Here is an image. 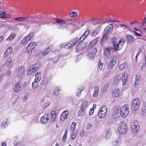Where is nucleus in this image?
Returning a JSON list of instances; mask_svg holds the SVG:
<instances>
[{"label": "nucleus", "instance_id": "obj_27", "mask_svg": "<svg viewBox=\"0 0 146 146\" xmlns=\"http://www.w3.org/2000/svg\"><path fill=\"white\" fill-rule=\"evenodd\" d=\"M99 38H97L92 40L89 44L88 47L91 48L94 46L98 41Z\"/></svg>", "mask_w": 146, "mask_h": 146}, {"label": "nucleus", "instance_id": "obj_48", "mask_svg": "<svg viewBox=\"0 0 146 146\" xmlns=\"http://www.w3.org/2000/svg\"><path fill=\"white\" fill-rule=\"evenodd\" d=\"M107 108L105 106H102L100 110V111H103L104 112L106 113L107 111Z\"/></svg>", "mask_w": 146, "mask_h": 146}, {"label": "nucleus", "instance_id": "obj_10", "mask_svg": "<svg viewBox=\"0 0 146 146\" xmlns=\"http://www.w3.org/2000/svg\"><path fill=\"white\" fill-rule=\"evenodd\" d=\"M36 45V43L35 42H33L29 44L26 49V52L28 54L31 53L32 50L35 48Z\"/></svg>", "mask_w": 146, "mask_h": 146}, {"label": "nucleus", "instance_id": "obj_58", "mask_svg": "<svg viewBox=\"0 0 146 146\" xmlns=\"http://www.w3.org/2000/svg\"><path fill=\"white\" fill-rule=\"evenodd\" d=\"M76 137V134L75 133L73 132H72L71 136V139L72 140H73L75 139Z\"/></svg>", "mask_w": 146, "mask_h": 146}, {"label": "nucleus", "instance_id": "obj_31", "mask_svg": "<svg viewBox=\"0 0 146 146\" xmlns=\"http://www.w3.org/2000/svg\"><path fill=\"white\" fill-rule=\"evenodd\" d=\"M8 120L7 119H5L3 120L1 125V127L4 128L7 126L8 124Z\"/></svg>", "mask_w": 146, "mask_h": 146}, {"label": "nucleus", "instance_id": "obj_6", "mask_svg": "<svg viewBox=\"0 0 146 146\" xmlns=\"http://www.w3.org/2000/svg\"><path fill=\"white\" fill-rule=\"evenodd\" d=\"M39 66L38 63H36L31 66L28 69L27 73V76H30L38 70Z\"/></svg>", "mask_w": 146, "mask_h": 146}, {"label": "nucleus", "instance_id": "obj_23", "mask_svg": "<svg viewBox=\"0 0 146 146\" xmlns=\"http://www.w3.org/2000/svg\"><path fill=\"white\" fill-rule=\"evenodd\" d=\"M13 48L12 47H9L6 50L4 54V56L6 57L10 55L13 52Z\"/></svg>", "mask_w": 146, "mask_h": 146}, {"label": "nucleus", "instance_id": "obj_13", "mask_svg": "<svg viewBox=\"0 0 146 146\" xmlns=\"http://www.w3.org/2000/svg\"><path fill=\"white\" fill-rule=\"evenodd\" d=\"M77 46L76 48V51L77 52H79L83 50L86 46V44L84 43H80Z\"/></svg>", "mask_w": 146, "mask_h": 146}, {"label": "nucleus", "instance_id": "obj_60", "mask_svg": "<svg viewBox=\"0 0 146 146\" xmlns=\"http://www.w3.org/2000/svg\"><path fill=\"white\" fill-rule=\"evenodd\" d=\"M9 15L8 14L5 15L0 17L1 19H6L7 18L9 17Z\"/></svg>", "mask_w": 146, "mask_h": 146}, {"label": "nucleus", "instance_id": "obj_52", "mask_svg": "<svg viewBox=\"0 0 146 146\" xmlns=\"http://www.w3.org/2000/svg\"><path fill=\"white\" fill-rule=\"evenodd\" d=\"M125 66L126 64L125 63H123L121 64L119 66L120 70H123L125 68Z\"/></svg>", "mask_w": 146, "mask_h": 146}, {"label": "nucleus", "instance_id": "obj_34", "mask_svg": "<svg viewBox=\"0 0 146 146\" xmlns=\"http://www.w3.org/2000/svg\"><path fill=\"white\" fill-rule=\"evenodd\" d=\"M100 28L98 27L97 29H96L95 30H94L93 32L91 33V35L92 36H95L100 31Z\"/></svg>", "mask_w": 146, "mask_h": 146}, {"label": "nucleus", "instance_id": "obj_62", "mask_svg": "<svg viewBox=\"0 0 146 146\" xmlns=\"http://www.w3.org/2000/svg\"><path fill=\"white\" fill-rule=\"evenodd\" d=\"M67 138V135H63L62 139V141L64 143L65 142Z\"/></svg>", "mask_w": 146, "mask_h": 146}, {"label": "nucleus", "instance_id": "obj_45", "mask_svg": "<svg viewBox=\"0 0 146 146\" xmlns=\"http://www.w3.org/2000/svg\"><path fill=\"white\" fill-rule=\"evenodd\" d=\"M33 33H30L25 38L26 39L28 42L30 40L33 36Z\"/></svg>", "mask_w": 146, "mask_h": 146}, {"label": "nucleus", "instance_id": "obj_56", "mask_svg": "<svg viewBox=\"0 0 146 146\" xmlns=\"http://www.w3.org/2000/svg\"><path fill=\"white\" fill-rule=\"evenodd\" d=\"M83 89L82 88H80L78 89L77 92V96H79L81 94L82 91L83 90Z\"/></svg>", "mask_w": 146, "mask_h": 146}, {"label": "nucleus", "instance_id": "obj_19", "mask_svg": "<svg viewBox=\"0 0 146 146\" xmlns=\"http://www.w3.org/2000/svg\"><path fill=\"white\" fill-rule=\"evenodd\" d=\"M69 111L68 110H65L62 113L60 117V120L61 121L64 120L67 117Z\"/></svg>", "mask_w": 146, "mask_h": 146}, {"label": "nucleus", "instance_id": "obj_16", "mask_svg": "<svg viewBox=\"0 0 146 146\" xmlns=\"http://www.w3.org/2000/svg\"><path fill=\"white\" fill-rule=\"evenodd\" d=\"M140 82V75L139 74L136 75L134 83V87L137 88L138 87Z\"/></svg>", "mask_w": 146, "mask_h": 146}, {"label": "nucleus", "instance_id": "obj_22", "mask_svg": "<svg viewBox=\"0 0 146 146\" xmlns=\"http://www.w3.org/2000/svg\"><path fill=\"white\" fill-rule=\"evenodd\" d=\"M51 116L50 120L51 122H54L56 119V113L55 111L52 110L50 114Z\"/></svg>", "mask_w": 146, "mask_h": 146}, {"label": "nucleus", "instance_id": "obj_39", "mask_svg": "<svg viewBox=\"0 0 146 146\" xmlns=\"http://www.w3.org/2000/svg\"><path fill=\"white\" fill-rule=\"evenodd\" d=\"M26 19L25 17H20L15 18V20L17 21L23 22L25 21Z\"/></svg>", "mask_w": 146, "mask_h": 146}, {"label": "nucleus", "instance_id": "obj_36", "mask_svg": "<svg viewBox=\"0 0 146 146\" xmlns=\"http://www.w3.org/2000/svg\"><path fill=\"white\" fill-rule=\"evenodd\" d=\"M38 82L34 80L32 83V87L33 89H35L38 87Z\"/></svg>", "mask_w": 146, "mask_h": 146}, {"label": "nucleus", "instance_id": "obj_55", "mask_svg": "<svg viewBox=\"0 0 146 146\" xmlns=\"http://www.w3.org/2000/svg\"><path fill=\"white\" fill-rule=\"evenodd\" d=\"M51 22L50 19H47L45 21H42L41 23L42 24L49 23Z\"/></svg>", "mask_w": 146, "mask_h": 146}, {"label": "nucleus", "instance_id": "obj_14", "mask_svg": "<svg viewBox=\"0 0 146 146\" xmlns=\"http://www.w3.org/2000/svg\"><path fill=\"white\" fill-rule=\"evenodd\" d=\"M25 68L24 66L21 67L19 69L17 74V77L18 78L22 77L24 72Z\"/></svg>", "mask_w": 146, "mask_h": 146}, {"label": "nucleus", "instance_id": "obj_7", "mask_svg": "<svg viewBox=\"0 0 146 146\" xmlns=\"http://www.w3.org/2000/svg\"><path fill=\"white\" fill-rule=\"evenodd\" d=\"M127 130V128L125 123L124 122L121 123L118 126V131L119 134H124Z\"/></svg>", "mask_w": 146, "mask_h": 146}, {"label": "nucleus", "instance_id": "obj_28", "mask_svg": "<svg viewBox=\"0 0 146 146\" xmlns=\"http://www.w3.org/2000/svg\"><path fill=\"white\" fill-rule=\"evenodd\" d=\"M121 77L120 74L117 75L115 77L113 80V84H117L121 80Z\"/></svg>", "mask_w": 146, "mask_h": 146}, {"label": "nucleus", "instance_id": "obj_12", "mask_svg": "<svg viewBox=\"0 0 146 146\" xmlns=\"http://www.w3.org/2000/svg\"><path fill=\"white\" fill-rule=\"evenodd\" d=\"M119 108H116L114 110V112L112 115V117L114 119L118 118L120 115V113L119 111Z\"/></svg>", "mask_w": 146, "mask_h": 146}, {"label": "nucleus", "instance_id": "obj_25", "mask_svg": "<svg viewBox=\"0 0 146 146\" xmlns=\"http://www.w3.org/2000/svg\"><path fill=\"white\" fill-rule=\"evenodd\" d=\"M120 93V90L118 88H116L112 92V96L114 97H116L119 96Z\"/></svg>", "mask_w": 146, "mask_h": 146}, {"label": "nucleus", "instance_id": "obj_20", "mask_svg": "<svg viewBox=\"0 0 146 146\" xmlns=\"http://www.w3.org/2000/svg\"><path fill=\"white\" fill-rule=\"evenodd\" d=\"M113 25L112 24H110L104 30V33H109L112 31L113 28Z\"/></svg>", "mask_w": 146, "mask_h": 146}, {"label": "nucleus", "instance_id": "obj_38", "mask_svg": "<svg viewBox=\"0 0 146 146\" xmlns=\"http://www.w3.org/2000/svg\"><path fill=\"white\" fill-rule=\"evenodd\" d=\"M106 113L101 111H99L98 113V116L100 118H102L105 117Z\"/></svg>", "mask_w": 146, "mask_h": 146}, {"label": "nucleus", "instance_id": "obj_9", "mask_svg": "<svg viewBox=\"0 0 146 146\" xmlns=\"http://www.w3.org/2000/svg\"><path fill=\"white\" fill-rule=\"evenodd\" d=\"M117 59V57L116 56H114L110 57V62L107 66L108 69H111L114 67L116 64Z\"/></svg>", "mask_w": 146, "mask_h": 146}, {"label": "nucleus", "instance_id": "obj_40", "mask_svg": "<svg viewBox=\"0 0 146 146\" xmlns=\"http://www.w3.org/2000/svg\"><path fill=\"white\" fill-rule=\"evenodd\" d=\"M50 49L49 47L47 48L44 50L41 53V54L42 56H45L48 54L50 51Z\"/></svg>", "mask_w": 146, "mask_h": 146}, {"label": "nucleus", "instance_id": "obj_53", "mask_svg": "<svg viewBox=\"0 0 146 146\" xmlns=\"http://www.w3.org/2000/svg\"><path fill=\"white\" fill-rule=\"evenodd\" d=\"M119 25L120 27H123V29L124 31L127 30L128 28L127 26L126 25L121 24Z\"/></svg>", "mask_w": 146, "mask_h": 146}, {"label": "nucleus", "instance_id": "obj_30", "mask_svg": "<svg viewBox=\"0 0 146 146\" xmlns=\"http://www.w3.org/2000/svg\"><path fill=\"white\" fill-rule=\"evenodd\" d=\"M15 36L16 35L14 33H12L10 35L6 40L8 42L11 41L14 38Z\"/></svg>", "mask_w": 146, "mask_h": 146}, {"label": "nucleus", "instance_id": "obj_64", "mask_svg": "<svg viewBox=\"0 0 146 146\" xmlns=\"http://www.w3.org/2000/svg\"><path fill=\"white\" fill-rule=\"evenodd\" d=\"M94 113V109L91 108L90 110L89 113V114L90 115H92Z\"/></svg>", "mask_w": 146, "mask_h": 146}, {"label": "nucleus", "instance_id": "obj_41", "mask_svg": "<svg viewBox=\"0 0 146 146\" xmlns=\"http://www.w3.org/2000/svg\"><path fill=\"white\" fill-rule=\"evenodd\" d=\"M48 81L46 79H44L43 80L41 85L43 86H46L48 84Z\"/></svg>", "mask_w": 146, "mask_h": 146}, {"label": "nucleus", "instance_id": "obj_32", "mask_svg": "<svg viewBox=\"0 0 146 146\" xmlns=\"http://www.w3.org/2000/svg\"><path fill=\"white\" fill-rule=\"evenodd\" d=\"M41 78L42 77L40 73L39 72L37 73L35 75V80L39 82L41 80Z\"/></svg>", "mask_w": 146, "mask_h": 146}, {"label": "nucleus", "instance_id": "obj_54", "mask_svg": "<svg viewBox=\"0 0 146 146\" xmlns=\"http://www.w3.org/2000/svg\"><path fill=\"white\" fill-rule=\"evenodd\" d=\"M118 21L117 20H114L112 19H107L106 20H105V22H106V23H111L114 22H118Z\"/></svg>", "mask_w": 146, "mask_h": 146}, {"label": "nucleus", "instance_id": "obj_18", "mask_svg": "<svg viewBox=\"0 0 146 146\" xmlns=\"http://www.w3.org/2000/svg\"><path fill=\"white\" fill-rule=\"evenodd\" d=\"M98 51L97 48H95L93 50V51L90 52H89L88 55V58L90 60L92 58H94Z\"/></svg>", "mask_w": 146, "mask_h": 146}, {"label": "nucleus", "instance_id": "obj_42", "mask_svg": "<svg viewBox=\"0 0 146 146\" xmlns=\"http://www.w3.org/2000/svg\"><path fill=\"white\" fill-rule=\"evenodd\" d=\"M26 18V21L27 22L29 23H34V21L33 20L32 18L31 17H25Z\"/></svg>", "mask_w": 146, "mask_h": 146}, {"label": "nucleus", "instance_id": "obj_50", "mask_svg": "<svg viewBox=\"0 0 146 146\" xmlns=\"http://www.w3.org/2000/svg\"><path fill=\"white\" fill-rule=\"evenodd\" d=\"M104 35L102 39V41H103L107 40L108 38V33H104Z\"/></svg>", "mask_w": 146, "mask_h": 146}, {"label": "nucleus", "instance_id": "obj_8", "mask_svg": "<svg viewBox=\"0 0 146 146\" xmlns=\"http://www.w3.org/2000/svg\"><path fill=\"white\" fill-rule=\"evenodd\" d=\"M140 103L139 99L137 98H135L133 101L131 107L132 110L134 111L137 110L139 108Z\"/></svg>", "mask_w": 146, "mask_h": 146}, {"label": "nucleus", "instance_id": "obj_47", "mask_svg": "<svg viewBox=\"0 0 146 146\" xmlns=\"http://www.w3.org/2000/svg\"><path fill=\"white\" fill-rule=\"evenodd\" d=\"M110 85V83L109 82L106 83L104 85L103 89V92H106L107 90V89L108 88Z\"/></svg>", "mask_w": 146, "mask_h": 146}, {"label": "nucleus", "instance_id": "obj_15", "mask_svg": "<svg viewBox=\"0 0 146 146\" xmlns=\"http://www.w3.org/2000/svg\"><path fill=\"white\" fill-rule=\"evenodd\" d=\"M49 119L48 114H46L41 118L40 121L42 124H45L48 123Z\"/></svg>", "mask_w": 146, "mask_h": 146}, {"label": "nucleus", "instance_id": "obj_51", "mask_svg": "<svg viewBox=\"0 0 146 146\" xmlns=\"http://www.w3.org/2000/svg\"><path fill=\"white\" fill-rule=\"evenodd\" d=\"M58 56L56 57L53 58H50L48 59L49 60H52L53 62L54 63H56L58 61Z\"/></svg>", "mask_w": 146, "mask_h": 146}, {"label": "nucleus", "instance_id": "obj_17", "mask_svg": "<svg viewBox=\"0 0 146 146\" xmlns=\"http://www.w3.org/2000/svg\"><path fill=\"white\" fill-rule=\"evenodd\" d=\"M111 48L110 47L104 48V55L106 58H108L111 53Z\"/></svg>", "mask_w": 146, "mask_h": 146}, {"label": "nucleus", "instance_id": "obj_29", "mask_svg": "<svg viewBox=\"0 0 146 146\" xmlns=\"http://www.w3.org/2000/svg\"><path fill=\"white\" fill-rule=\"evenodd\" d=\"M60 88L59 87H57L54 89L53 91V94L55 96H58L60 95Z\"/></svg>", "mask_w": 146, "mask_h": 146}, {"label": "nucleus", "instance_id": "obj_57", "mask_svg": "<svg viewBox=\"0 0 146 146\" xmlns=\"http://www.w3.org/2000/svg\"><path fill=\"white\" fill-rule=\"evenodd\" d=\"M20 143L21 142L20 141L16 140L14 141L13 142V145L15 146L19 145L20 144Z\"/></svg>", "mask_w": 146, "mask_h": 146}, {"label": "nucleus", "instance_id": "obj_3", "mask_svg": "<svg viewBox=\"0 0 146 146\" xmlns=\"http://www.w3.org/2000/svg\"><path fill=\"white\" fill-rule=\"evenodd\" d=\"M88 106V104L87 101L86 100H84L82 103L80 109L78 112L79 116L82 115L85 113Z\"/></svg>", "mask_w": 146, "mask_h": 146}, {"label": "nucleus", "instance_id": "obj_43", "mask_svg": "<svg viewBox=\"0 0 146 146\" xmlns=\"http://www.w3.org/2000/svg\"><path fill=\"white\" fill-rule=\"evenodd\" d=\"M76 125V123L75 122H73L70 127V130L72 131L73 132L75 130V127Z\"/></svg>", "mask_w": 146, "mask_h": 146}, {"label": "nucleus", "instance_id": "obj_63", "mask_svg": "<svg viewBox=\"0 0 146 146\" xmlns=\"http://www.w3.org/2000/svg\"><path fill=\"white\" fill-rule=\"evenodd\" d=\"M90 21L92 22V24L93 25L95 24L94 23V22H96V18H93L91 19H90Z\"/></svg>", "mask_w": 146, "mask_h": 146}, {"label": "nucleus", "instance_id": "obj_24", "mask_svg": "<svg viewBox=\"0 0 146 146\" xmlns=\"http://www.w3.org/2000/svg\"><path fill=\"white\" fill-rule=\"evenodd\" d=\"M123 76L122 77V79L123 81V85H125L127 82L128 78V74L125 72H124L122 75Z\"/></svg>", "mask_w": 146, "mask_h": 146}, {"label": "nucleus", "instance_id": "obj_61", "mask_svg": "<svg viewBox=\"0 0 146 146\" xmlns=\"http://www.w3.org/2000/svg\"><path fill=\"white\" fill-rule=\"evenodd\" d=\"M28 42L26 39L25 38V37L21 41V43L22 44H24L25 43Z\"/></svg>", "mask_w": 146, "mask_h": 146}, {"label": "nucleus", "instance_id": "obj_33", "mask_svg": "<svg viewBox=\"0 0 146 146\" xmlns=\"http://www.w3.org/2000/svg\"><path fill=\"white\" fill-rule=\"evenodd\" d=\"M94 92L93 94V96L94 97H96L98 95L99 93V88L97 86L94 88Z\"/></svg>", "mask_w": 146, "mask_h": 146}, {"label": "nucleus", "instance_id": "obj_37", "mask_svg": "<svg viewBox=\"0 0 146 146\" xmlns=\"http://www.w3.org/2000/svg\"><path fill=\"white\" fill-rule=\"evenodd\" d=\"M126 37L127 39V40L130 42H133L134 41V38L133 36L131 35H127Z\"/></svg>", "mask_w": 146, "mask_h": 146}, {"label": "nucleus", "instance_id": "obj_11", "mask_svg": "<svg viewBox=\"0 0 146 146\" xmlns=\"http://www.w3.org/2000/svg\"><path fill=\"white\" fill-rule=\"evenodd\" d=\"M12 88L15 92L17 93L19 92L21 89V86L20 83L13 84Z\"/></svg>", "mask_w": 146, "mask_h": 146}, {"label": "nucleus", "instance_id": "obj_44", "mask_svg": "<svg viewBox=\"0 0 146 146\" xmlns=\"http://www.w3.org/2000/svg\"><path fill=\"white\" fill-rule=\"evenodd\" d=\"M96 23H98L103 24L106 23V22H105L104 20H101V19L98 18H96Z\"/></svg>", "mask_w": 146, "mask_h": 146}, {"label": "nucleus", "instance_id": "obj_46", "mask_svg": "<svg viewBox=\"0 0 146 146\" xmlns=\"http://www.w3.org/2000/svg\"><path fill=\"white\" fill-rule=\"evenodd\" d=\"M69 15L71 17H77V13L75 11H73L72 13H70Z\"/></svg>", "mask_w": 146, "mask_h": 146}, {"label": "nucleus", "instance_id": "obj_1", "mask_svg": "<svg viewBox=\"0 0 146 146\" xmlns=\"http://www.w3.org/2000/svg\"><path fill=\"white\" fill-rule=\"evenodd\" d=\"M90 31L88 29L86 30L84 34L81 36L78 40L77 38H75L74 39L70 41L67 44H66L65 48L66 49H70L76 43H79L84 40L89 35Z\"/></svg>", "mask_w": 146, "mask_h": 146}, {"label": "nucleus", "instance_id": "obj_2", "mask_svg": "<svg viewBox=\"0 0 146 146\" xmlns=\"http://www.w3.org/2000/svg\"><path fill=\"white\" fill-rule=\"evenodd\" d=\"M124 40H120L118 43H117V40L116 38H113L112 39V42L114 46V48L116 50H121L124 44Z\"/></svg>", "mask_w": 146, "mask_h": 146}, {"label": "nucleus", "instance_id": "obj_59", "mask_svg": "<svg viewBox=\"0 0 146 146\" xmlns=\"http://www.w3.org/2000/svg\"><path fill=\"white\" fill-rule=\"evenodd\" d=\"M103 66V64L101 63L100 61H99L98 64V66L99 68L101 69L102 68Z\"/></svg>", "mask_w": 146, "mask_h": 146}, {"label": "nucleus", "instance_id": "obj_5", "mask_svg": "<svg viewBox=\"0 0 146 146\" xmlns=\"http://www.w3.org/2000/svg\"><path fill=\"white\" fill-rule=\"evenodd\" d=\"M131 130L134 133H137L140 129L139 122L135 120H133L131 125Z\"/></svg>", "mask_w": 146, "mask_h": 146}, {"label": "nucleus", "instance_id": "obj_4", "mask_svg": "<svg viewBox=\"0 0 146 146\" xmlns=\"http://www.w3.org/2000/svg\"><path fill=\"white\" fill-rule=\"evenodd\" d=\"M120 115L123 118L127 117L129 113V110L128 106L125 105L122 106L120 108Z\"/></svg>", "mask_w": 146, "mask_h": 146}, {"label": "nucleus", "instance_id": "obj_26", "mask_svg": "<svg viewBox=\"0 0 146 146\" xmlns=\"http://www.w3.org/2000/svg\"><path fill=\"white\" fill-rule=\"evenodd\" d=\"M12 60V58L11 57H9L8 58L5 62V65L8 68H10L12 66L11 63Z\"/></svg>", "mask_w": 146, "mask_h": 146}, {"label": "nucleus", "instance_id": "obj_49", "mask_svg": "<svg viewBox=\"0 0 146 146\" xmlns=\"http://www.w3.org/2000/svg\"><path fill=\"white\" fill-rule=\"evenodd\" d=\"M111 136V132L110 130H108L106 133L105 138L106 139L109 138Z\"/></svg>", "mask_w": 146, "mask_h": 146}, {"label": "nucleus", "instance_id": "obj_35", "mask_svg": "<svg viewBox=\"0 0 146 146\" xmlns=\"http://www.w3.org/2000/svg\"><path fill=\"white\" fill-rule=\"evenodd\" d=\"M121 143V142L120 140L119 139H117L113 142L112 145L113 146H119Z\"/></svg>", "mask_w": 146, "mask_h": 146}, {"label": "nucleus", "instance_id": "obj_21", "mask_svg": "<svg viewBox=\"0 0 146 146\" xmlns=\"http://www.w3.org/2000/svg\"><path fill=\"white\" fill-rule=\"evenodd\" d=\"M53 19L55 21L56 24L63 25L66 23L65 21L59 18H56Z\"/></svg>", "mask_w": 146, "mask_h": 146}]
</instances>
